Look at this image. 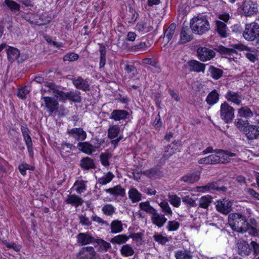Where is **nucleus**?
<instances>
[{
  "mask_svg": "<svg viewBox=\"0 0 259 259\" xmlns=\"http://www.w3.org/2000/svg\"><path fill=\"white\" fill-rule=\"evenodd\" d=\"M228 222L231 228L234 231L245 233L248 231L250 235L257 236L258 235V230L254 227H250L245 216L240 213H232L228 217Z\"/></svg>",
  "mask_w": 259,
  "mask_h": 259,
  "instance_id": "nucleus-1",
  "label": "nucleus"
},
{
  "mask_svg": "<svg viewBox=\"0 0 259 259\" xmlns=\"http://www.w3.org/2000/svg\"><path fill=\"white\" fill-rule=\"evenodd\" d=\"M190 26L192 31L198 35H202L210 29L209 23L205 15H199L190 21Z\"/></svg>",
  "mask_w": 259,
  "mask_h": 259,
  "instance_id": "nucleus-2",
  "label": "nucleus"
},
{
  "mask_svg": "<svg viewBox=\"0 0 259 259\" xmlns=\"http://www.w3.org/2000/svg\"><path fill=\"white\" fill-rule=\"evenodd\" d=\"M236 156V154L235 153L222 149H215L214 153L209 155L211 165L230 163L231 157Z\"/></svg>",
  "mask_w": 259,
  "mask_h": 259,
  "instance_id": "nucleus-3",
  "label": "nucleus"
},
{
  "mask_svg": "<svg viewBox=\"0 0 259 259\" xmlns=\"http://www.w3.org/2000/svg\"><path fill=\"white\" fill-rule=\"evenodd\" d=\"M243 36L249 41H255L259 45V24L251 22L245 24L243 30Z\"/></svg>",
  "mask_w": 259,
  "mask_h": 259,
  "instance_id": "nucleus-4",
  "label": "nucleus"
},
{
  "mask_svg": "<svg viewBox=\"0 0 259 259\" xmlns=\"http://www.w3.org/2000/svg\"><path fill=\"white\" fill-rule=\"evenodd\" d=\"M234 112V108L227 102H225L221 105L220 116L226 123L232 122L235 117Z\"/></svg>",
  "mask_w": 259,
  "mask_h": 259,
  "instance_id": "nucleus-5",
  "label": "nucleus"
},
{
  "mask_svg": "<svg viewBox=\"0 0 259 259\" xmlns=\"http://www.w3.org/2000/svg\"><path fill=\"white\" fill-rule=\"evenodd\" d=\"M238 11L241 15L245 17L251 16L258 12L257 6L252 1H245L238 8Z\"/></svg>",
  "mask_w": 259,
  "mask_h": 259,
  "instance_id": "nucleus-6",
  "label": "nucleus"
},
{
  "mask_svg": "<svg viewBox=\"0 0 259 259\" xmlns=\"http://www.w3.org/2000/svg\"><path fill=\"white\" fill-rule=\"evenodd\" d=\"M196 53L197 58L202 62L210 61L215 56V53L213 50L205 47H198Z\"/></svg>",
  "mask_w": 259,
  "mask_h": 259,
  "instance_id": "nucleus-7",
  "label": "nucleus"
},
{
  "mask_svg": "<svg viewBox=\"0 0 259 259\" xmlns=\"http://www.w3.org/2000/svg\"><path fill=\"white\" fill-rule=\"evenodd\" d=\"M44 107L49 115L51 116L58 111L59 103L57 99L51 97H43Z\"/></svg>",
  "mask_w": 259,
  "mask_h": 259,
  "instance_id": "nucleus-8",
  "label": "nucleus"
},
{
  "mask_svg": "<svg viewBox=\"0 0 259 259\" xmlns=\"http://www.w3.org/2000/svg\"><path fill=\"white\" fill-rule=\"evenodd\" d=\"M243 132L248 141L259 140V126L254 124L247 125Z\"/></svg>",
  "mask_w": 259,
  "mask_h": 259,
  "instance_id": "nucleus-9",
  "label": "nucleus"
},
{
  "mask_svg": "<svg viewBox=\"0 0 259 259\" xmlns=\"http://www.w3.org/2000/svg\"><path fill=\"white\" fill-rule=\"evenodd\" d=\"M120 132V127L118 125H110L108 130V137L112 139L111 143L116 147L118 142L123 138L121 135L118 136Z\"/></svg>",
  "mask_w": 259,
  "mask_h": 259,
  "instance_id": "nucleus-10",
  "label": "nucleus"
},
{
  "mask_svg": "<svg viewBox=\"0 0 259 259\" xmlns=\"http://www.w3.org/2000/svg\"><path fill=\"white\" fill-rule=\"evenodd\" d=\"M97 141V144L93 146L92 144L89 142H79L77 144V148L81 152L88 154L91 155L92 153L96 151V149L99 148L101 146L102 143L104 142L100 141L99 142V139H96Z\"/></svg>",
  "mask_w": 259,
  "mask_h": 259,
  "instance_id": "nucleus-11",
  "label": "nucleus"
},
{
  "mask_svg": "<svg viewBox=\"0 0 259 259\" xmlns=\"http://www.w3.org/2000/svg\"><path fill=\"white\" fill-rule=\"evenodd\" d=\"M216 203V209L223 214H227L232 210V202L229 199H223Z\"/></svg>",
  "mask_w": 259,
  "mask_h": 259,
  "instance_id": "nucleus-12",
  "label": "nucleus"
},
{
  "mask_svg": "<svg viewBox=\"0 0 259 259\" xmlns=\"http://www.w3.org/2000/svg\"><path fill=\"white\" fill-rule=\"evenodd\" d=\"M72 83L77 89L84 92L90 90V83L87 79H83L81 76H77L72 78Z\"/></svg>",
  "mask_w": 259,
  "mask_h": 259,
  "instance_id": "nucleus-13",
  "label": "nucleus"
},
{
  "mask_svg": "<svg viewBox=\"0 0 259 259\" xmlns=\"http://www.w3.org/2000/svg\"><path fill=\"white\" fill-rule=\"evenodd\" d=\"M67 133L76 141H82L87 138V133L82 128L75 127L71 130L68 129Z\"/></svg>",
  "mask_w": 259,
  "mask_h": 259,
  "instance_id": "nucleus-14",
  "label": "nucleus"
},
{
  "mask_svg": "<svg viewBox=\"0 0 259 259\" xmlns=\"http://www.w3.org/2000/svg\"><path fill=\"white\" fill-rule=\"evenodd\" d=\"M225 97L228 101L237 105L241 104L243 99L242 95L238 92L231 90L228 91L225 95Z\"/></svg>",
  "mask_w": 259,
  "mask_h": 259,
  "instance_id": "nucleus-15",
  "label": "nucleus"
},
{
  "mask_svg": "<svg viewBox=\"0 0 259 259\" xmlns=\"http://www.w3.org/2000/svg\"><path fill=\"white\" fill-rule=\"evenodd\" d=\"M151 220L153 225L158 228L162 227L167 221L164 214L157 212V210L151 215Z\"/></svg>",
  "mask_w": 259,
  "mask_h": 259,
  "instance_id": "nucleus-16",
  "label": "nucleus"
},
{
  "mask_svg": "<svg viewBox=\"0 0 259 259\" xmlns=\"http://www.w3.org/2000/svg\"><path fill=\"white\" fill-rule=\"evenodd\" d=\"M77 242L81 245H85L95 242L96 239L88 233H80L77 236Z\"/></svg>",
  "mask_w": 259,
  "mask_h": 259,
  "instance_id": "nucleus-17",
  "label": "nucleus"
},
{
  "mask_svg": "<svg viewBox=\"0 0 259 259\" xmlns=\"http://www.w3.org/2000/svg\"><path fill=\"white\" fill-rule=\"evenodd\" d=\"M190 71L204 72L206 65L195 60H191L187 62Z\"/></svg>",
  "mask_w": 259,
  "mask_h": 259,
  "instance_id": "nucleus-18",
  "label": "nucleus"
},
{
  "mask_svg": "<svg viewBox=\"0 0 259 259\" xmlns=\"http://www.w3.org/2000/svg\"><path fill=\"white\" fill-rule=\"evenodd\" d=\"M238 253L243 256L248 255L251 251L249 245L243 240H239L237 244Z\"/></svg>",
  "mask_w": 259,
  "mask_h": 259,
  "instance_id": "nucleus-19",
  "label": "nucleus"
},
{
  "mask_svg": "<svg viewBox=\"0 0 259 259\" xmlns=\"http://www.w3.org/2000/svg\"><path fill=\"white\" fill-rule=\"evenodd\" d=\"M215 29L220 36L226 38L229 36V32L227 25L220 20L215 21Z\"/></svg>",
  "mask_w": 259,
  "mask_h": 259,
  "instance_id": "nucleus-20",
  "label": "nucleus"
},
{
  "mask_svg": "<svg viewBox=\"0 0 259 259\" xmlns=\"http://www.w3.org/2000/svg\"><path fill=\"white\" fill-rule=\"evenodd\" d=\"M227 188L225 186L221 187H218L217 183L212 182L208 183L207 185L198 187V190L200 192L208 191L210 190H217L218 191L226 192Z\"/></svg>",
  "mask_w": 259,
  "mask_h": 259,
  "instance_id": "nucleus-21",
  "label": "nucleus"
},
{
  "mask_svg": "<svg viewBox=\"0 0 259 259\" xmlns=\"http://www.w3.org/2000/svg\"><path fill=\"white\" fill-rule=\"evenodd\" d=\"M65 202L68 204L77 207L83 204L84 200L77 195L69 194L67 196Z\"/></svg>",
  "mask_w": 259,
  "mask_h": 259,
  "instance_id": "nucleus-22",
  "label": "nucleus"
},
{
  "mask_svg": "<svg viewBox=\"0 0 259 259\" xmlns=\"http://www.w3.org/2000/svg\"><path fill=\"white\" fill-rule=\"evenodd\" d=\"M106 193L115 197H124L125 195V191L120 185H116L112 188L105 190Z\"/></svg>",
  "mask_w": 259,
  "mask_h": 259,
  "instance_id": "nucleus-23",
  "label": "nucleus"
},
{
  "mask_svg": "<svg viewBox=\"0 0 259 259\" xmlns=\"http://www.w3.org/2000/svg\"><path fill=\"white\" fill-rule=\"evenodd\" d=\"M4 5L6 6L11 12L16 15H18L20 11V5L13 0H5Z\"/></svg>",
  "mask_w": 259,
  "mask_h": 259,
  "instance_id": "nucleus-24",
  "label": "nucleus"
},
{
  "mask_svg": "<svg viewBox=\"0 0 259 259\" xmlns=\"http://www.w3.org/2000/svg\"><path fill=\"white\" fill-rule=\"evenodd\" d=\"M200 179V172L194 171L192 173H188L183 176L181 180L184 182L192 184L198 181Z\"/></svg>",
  "mask_w": 259,
  "mask_h": 259,
  "instance_id": "nucleus-25",
  "label": "nucleus"
},
{
  "mask_svg": "<svg viewBox=\"0 0 259 259\" xmlns=\"http://www.w3.org/2000/svg\"><path fill=\"white\" fill-rule=\"evenodd\" d=\"M49 87L54 90V96L60 101L65 102L67 100V92L65 93L58 89V87L56 84H48Z\"/></svg>",
  "mask_w": 259,
  "mask_h": 259,
  "instance_id": "nucleus-26",
  "label": "nucleus"
},
{
  "mask_svg": "<svg viewBox=\"0 0 259 259\" xmlns=\"http://www.w3.org/2000/svg\"><path fill=\"white\" fill-rule=\"evenodd\" d=\"M128 115V113L125 110H114L111 113L110 118L115 121H119L125 119Z\"/></svg>",
  "mask_w": 259,
  "mask_h": 259,
  "instance_id": "nucleus-27",
  "label": "nucleus"
},
{
  "mask_svg": "<svg viewBox=\"0 0 259 259\" xmlns=\"http://www.w3.org/2000/svg\"><path fill=\"white\" fill-rule=\"evenodd\" d=\"M176 26L174 23L170 24L164 32V39L167 42L173 40L175 37Z\"/></svg>",
  "mask_w": 259,
  "mask_h": 259,
  "instance_id": "nucleus-28",
  "label": "nucleus"
},
{
  "mask_svg": "<svg viewBox=\"0 0 259 259\" xmlns=\"http://www.w3.org/2000/svg\"><path fill=\"white\" fill-rule=\"evenodd\" d=\"M193 38L192 35L191 34L190 31L187 27H183L182 29L180 34L181 44H185L191 41Z\"/></svg>",
  "mask_w": 259,
  "mask_h": 259,
  "instance_id": "nucleus-29",
  "label": "nucleus"
},
{
  "mask_svg": "<svg viewBox=\"0 0 259 259\" xmlns=\"http://www.w3.org/2000/svg\"><path fill=\"white\" fill-rule=\"evenodd\" d=\"M175 256L176 259H192V252L189 250H179L175 252Z\"/></svg>",
  "mask_w": 259,
  "mask_h": 259,
  "instance_id": "nucleus-30",
  "label": "nucleus"
},
{
  "mask_svg": "<svg viewBox=\"0 0 259 259\" xmlns=\"http://www.w3.org/2000/svg\"><path fill=\"white\" fill-rule=\"evenodd\" d=\"M219 96L218 91L213 90L208 94L205 101L207 104L212 106L218 102Z\"/></svg>",
  "mask_w": 259,
  "mask_h": 259,
  "instance_id": "nucleus-31",
  "label": "nucleus"
},
{
  "mask_svg": "<svg viewBox=\"0 0 259 259\" xmlns=\"http://www.w3.org/2000/svg\"><path fill=\"white\" fill-rule=\"evenodd\" d=\"M142 174L147 177L151 179H155L156 177L160 176L161 175V172L158 168L154 167L143 171Z\"/></svg>",
  "mask_w": 259,
  "mask_h": 259,
  "instance_id": "nucleus-32",
  "label": "nucleus"
},
{
  "mask_svg": "<svg viewBox=\"0 0 259 259\" xmlns=\"http://www.w3.org/2000/svg\"><path fill=\"white\" fill-rule=\"evenodd\" d=\"M8 59L9 61L13 62L17 60L20 55V52L17 48L9 47L7 49Z\"/></svg>",
  "mask_w": 259,
  "mask_h": 259,
  "instance_id": "nucleus-33",
  "label": "nucleus"
},
{
  "mask_svg": "<svg viewBox=\"0 0 259 259\" xmlns=\"http://www.w3.org/2000/svg\"><path fill=\"white\" fill-rule=\"evenodd\" d=\"M87 182L82 180H77L74 184L71 189H74L78 194H81L87 190Z\"/></svg>",
  "mask_w": 259,
  "mask_h": 259,
  "instance_id": "nucleus-34",
  "label": "nucleus"
},
{
  "mask_svg": "<svg viewBox=\"0 0 259 259\" xmlns=\"http://www.w3.org/2000/svg\"><path fill=\"white\" fill-rule=\"evenodd\" d=\"M80 166L84 169H89L95 167L94 160L89 157H84L81 159Z\"/></svg>",
  "mask_w": 259,
  "mask_h": 259,
  "instance_id": "nucleus-35",
  "label": "nucleus"
},
{
  "mask_svg": "<svg viewBox=\"0 0 259 259\" xmlns=\"http://www.w3.org/2000/svg\"><path fill=\"white\" fill-rule=\"evenodd\" d=\"M136 29L143 33H147L151 31L153 29V27L147 22L141 21L137 23Z\"/></svg>",
  "mask_w": 259,
  "mask_h": 259,
  "instance_id": "nucleus-36",
  "label": "nucleus"
},
{
  "mask_svg": "<svg viewBox=\"0 0 259 259\" xmlns=\"http://www.w3.org/2000/svg\"><path fill=\"white\" fill-rule=\"evenodd\" d=\"M129 238L125 234H119L111 238L110 241L113 244H121L125 243Z\"/></svg>",
  "mask_w": 259,
  "mask_h": 259,
  "instance_id": "nucleus-37",
  "label": "nucleus"
},
{
  "mask_svg": "<svg viewBox=\"0 0 259 259\" xmlns=\"http://www.w3.org/2000/svg\"><path fill=\"white\" fill-rule=\"evenodd\" d=\"M123 225L120 221L114 220L110 224L111 232L112 233H118L122 231Z\"/></svg>",
  "mask_w": 259,
  "mask_h": 259,
  "instance_id": "nucleus-38",
  "label": "nucleus"
},
{
  "mask_svg": "<svg viewBox=\"0 0 259 259\" xmlns=\"http://www.w3.org/2000/svg\"><path fill=\"white\" fill-rule=\"evenodd\" d=\"M208 71L210 73L211 77L216 80L220 79L223 74V70L217 68L212 65H210L209 66Z\"/></svg>",
  "mask_w": 259,
  "mask_h": 259,
  "instance_id": "nucleus-39",
  "label": "nucleus"
},
{
  "mask_svg": "<svg viewBox=\"0 0 259 259\" xmlns=\"http://www.w3.org/2000/svg\"><path fill=\"white\" fill-rule=\"evenodd\" d=\"M238 114L239 116L249 118L253 116V112L248 106L242 107L238 109Z\"/></svg>",
  "mask_w": 259,
  "mask_h": 259,
  "instance_id": "nucleus-40",
  "label": "nucleus"
},
{
  "mask_svg": "<svg viewBox=\"0 0 259 259\" xmlns=\"http://www.w3.org/2000/svg\"><path fill=\"white\" fill-rule=\"evenodd\" d=\"M129 198L133 202H137L141 200L142 195L136 188H132L128 191Z\"/></svg>",
  "mask_w": 259,
  "mask_h": 259,
  "instance_id": "nucleus-41",
  "label": "nucleus"
},
{
  "mask_svg": "<svg viewBox=\"0 0 259 259\" xmlns=\"http://www.w3.org/2000/svg\"><path fill=\"white\" fill-rule=\"evenodd\" d=\"M212 197L208 195L201 197L199 200V207L207 208L212 202Z\"/></svg>",
  "mask_w": 259,
  "mask_h": 259,
  "instance_id": "nucleus-42",
  "label": "nucleus"
},
{
  "mask_svg": "<svg viewBox=\"0 0 259 259\" xmlns=\"http://www.w3.org/2000/svg\"><path fill=\"white\" fill-rule=\"evenodd\" d=\"M139 207L141 210L151 214V215L156 211L155 208L150 205V202L148 201L141 202L139 204Z\"/></svg>",
  "mask_w": 259,
  "mask_h": 259,
  "instance_id": "nucleus-43",
  "label": "nucleus"
},
{
  "mask_svg": "<svg viewBox=\"0 0 259 259\" xmlns=\"http://www.w3.org/2000/svg\"><path fill=\"white\" fill-rule=\"evenodd\" d=\"M120 253L124 256H131L134 254V250L129 244H126L121 246Z\"/></svg>",
  "mask_w": 259,
  "mask_h": 259,
  "instance_id": "nucleus-44",
  "label": "nucleus"
},
{
  "mask_svg": "<svg viewBox=\"0 0 259 259\" xmlns=\"http://www.w3.org/2000/svg\"><path fill=\"white\" fill-rule=\"evenodd\" d=\"M114 178V175L110 171L98 179V183L102 185L110 183Z\"/></svg>",
  "mask_w": 259,
  "mask_h": 259,
  "instance_id": "nucleus-45",
  "label": "nucleus"
},
{
  "mask_svg": "<svg viewBox=\"0 0 259 259\" xmlns=\"http://www.w3.org/2000/svg\"><path fill=\"white\" fill-rule=\"evenodd\" d=\"M102 211L105 215L112 216L115 213V208L111 204H106L103 206Z\"/></svg>",
  "mask_w": 259,
  "mask_h": 259,
  "instance_id": "nucleus-46",
  "label": "nucleus"
},
{
  "mask_svg": "<svg viewBox=\"0 0 259 259\" xmlns=\"http://www.w3.org/2000/svg\"><path fill=\"white\" fill-rule=\"evenodd\" d=\"M96 242L99 246V250L100 251H107L111 247V244L102 239L96 240Z\"/></svg>",
  "mask_w": 259,
  "mask_h": 259,
  "instance_id": "nucleus-47",
  "label": "nucleus"
},
{
  "mask_svg": "<svg viewBox=\"0 0 259 259\" xmlns=\"http://www.w3.org/2000/svg\"><path fill=\"white\" fill-rule=\"evenodd\" d=\"M112 157V154L108 152L102 153L100 155L101 163L104 166H108L110 165L109 160Z\"/></svg>",
  "mask_w": 259,
  "mask_h": 259,
  "instance_id": "nucleus-48",
  "label": "nucleus"
},
{
  "mask_svg": "<svg viewBox=\"0 0 259 259\" xmlns=\"http://www.w3.org/2000/svg\"><path fill=\"white\" fill-rule=\"evenodd\" d=\"M21 131L22 133L23 137L24 138V140L25 141V144H28V143H31L32 140L29 135V130L26 125H21Z\"/></svg>",
  "mask_w": 259,
  "mask_h": 259,
  "instance_id": "nucleus-49",
  "label": "nucleus"
},
{
  "mask_svg": "<svg viewBox=\"0 0 259 259\" xmlns=\"http://www.w3.org/2000/svg\"><path fill=\"white\" fill-rule=\"evenodd\" d=\"M159 205L162 209V211L166 215L171 216L172 214V211L168 203L167 202L163 201L161 202Z\"/></svg>",
  "mask_w": 259,
  "mask_h": 259,
  "instance_id": "nucleus-50",
  "label": "nucleus"
},
{
  "mask_svg": "<svg viewBox=\"0 0 259 259\" xmlns=\"http://www.w3.org/2000/svg\"><path fill=\"white\" fill-rule=\"evenodd\" d=\"M69 100L74 102L79 103L81 101V97L79 92H67V100Z\"/></svg>",
  "mask_w": 259,
  "mask_h": 259,
  "instance_id": "nucleus-51",
  "label": "nucleus"
},
{
  "mask_svg": "<svg viewBox=\"0 0 259 259\" xmlns=\"http://www.w3.org/2000/svg\"><path fill=\"white\" fill-rule=\"evenodd\" d=\"M217 51L221 55L226 56H231L236 53V51L234 49L227 48L222 46L219 47Z\"/></svg>",
  "mask_w": 259,
  "mask_h": 259,
  "instance_id": "nucleus-52",
  "label": "nucleus"
},
{
  "mask_svg": "<svg viewBox=\"0 0 259 259\" xmlns=\"http://www.w3.org/2000/svg\"><path fill=\"white\" fill-rule=\"evenodd\" d=\"M168 201L174 207H178L181 204V198L176 195L169 194L168 195Z\"/></svg>",
  "mask_w": 259,
  "mask_h": 259,
  "instance_id": "nucleus-53",
  "label": "nucleus"
},
{
  "mask_svg": "<svg viewBox=\"0 0 259 259\" xmlns=\"http://www.w3.org/2000/svg\"><path fill=\"white\" fill-rule=\"evenodd\" d=\"M100 67H103L106 63V48L105 46L103 45H101L100 47Z\"/></svg>",
  "mask_w": 259,
  "mask_h": 259,
  "instance_id": "nucleus-54",
  "label": "nucleus"
},
{
  "mask_svg": "<svg viewBox=\"0 0 259 259\" xmlns=\"http://www.w3.org/2000/svg\"><path fill=\"white\" fill-rule=\"evenodd\" d=\"M153 239L156 242L161 245L165 244L169 240L167 237L163 236L161 234L158 233H156L154 235Z\"/></svg>",
  "mask_w": 259,
  "mask_h": 259,
  "instance_id": "nucleus-55",
  "label": "nucleus"
},
{
  "mask_svg": "<svg viewBox=\"0 0 259 259\" xmlns=\"http://www.w3.org/2000/svg\"><path fill=\"white\" fill-rule=\"evenodd\" d=\"M180 225V223L176 220L169 221L166 226V229L168 231H176L179 228Z\"/></svg>",
  "mask_w": 259,
  "mask_h": 259,
  "instance_id": "nucleus-56",
  "label": "nucleus"
},
{
  "mask_svg": "<svg viewBox=\"0 0 259 259\" xmlns=\"http://www.w3.org/2000/svg\"><path fill=\"white\" fill-rule=\"evenodd\" d=\"M147 44L149 42H141L137 45L133 46L132 49L135 51H146L149 47Z\"/></svg>",
  "mask_w": 259,
  "mask_h": 259,
  "instance_id": "nucleus-57",
  "label": "nucleus"
},
{
  "mask_svg": "<svg viewBox=\"0 0 259 259\" xmlns=\"http://www.w3.org/2000/svg\"><path fill=\"white\" fill-rule=\"evenodd\" d=\"M73 148H75V147L73 144L67 142H63L61 143V147H60L61 154L63 156L62 152L63 151H65L66 152L69 153Z\"/></svg>",
  "mask_w": 259,
  "mask_h": 259,
  "instance_id": "nucleus-58",
  "label": "nucleus"
},
{
  "mask_svg": "<svg viewBox=\"0 0 259 259\" xmlns=\"http://www.w3.org/2000/svg\"><path fill=\"white\" fill-rule=\"evenodd\" d=\"M79 56L77 54L74 53H67L63 57V60L64 61H74L78 59Z\"/></svg>",
  "mask_w": 259,
  "mask_h": 259,
  "instance_id": "nucleus-59",
  "label": "nucleus"
},
{
  "mask_svg": "<svg viewBox=\"0 0 259 259\" xmlns=\"http://www.w3.org/2000/svg\"><path fill=\"white\" fill-rule=\"evenodd\" d=\"M49 84H50L55 83L52 82H45L44 85V87H42L41 89V93L42 95H44V94L47 93H49V94H51V92H52V94L54 95V90L52 89L51 88L48 87Z\"/></svg>",
  "mask_w": 259,
  "mask_h": 259,
  "instance_id": "nucleus-60",
  "label": "nucleus"
},
{
  "mask_svg": "<svg viewBox=\"0 0 259 259\" xmlns=\"http://www.w3.org/2000/svg\"><path fill=\"white\" fill-rule=\"evenodd\" d=\"M176 150V147L172 146L171 145H168L164 151V154L163 155L164 157L166 158H169L175 153Z\"/></svg>",
  "mask_w": 259,
  "mask_h": 259,
  "instance_id": "nucleus-61",
  "label": "nucleus"
},
{
  "mask_svg": "<svg viewBox=\"0 0 259 259\" xmlns=\"http://www.w3.org/2000/svg\"><path fill=\"white\" fill-rule=\"evenodd\" d=\"M182 201L189 205V207H195L197 205L195 201L189 196H186L182 198Z\"/></svg>",
  "mask_w": 259,
  "mask_h": 259,
  "instance_id": "nucleus-62",
  "label": "nucleus"
},
{
  "mask_svg": "<svg viewBox=\"0 0 259 259\" xmlns=\"http://www.w3.org/2000/svg\"><path fill=\"white\" fill-rule=\"evenodd\" d=\"M231 29L232 30V31L235 34H243V30L240 23H237L233 25L231 27Z\"/></svg>",
  "mask_w": 259,
  "mask_h": 259,
  "instance_id": "nucleus-63",
  "label": "nucleus"
},
{
  "mask_svg": "<svg viewBox=\"0 0 259 259\" xmlns=\"http://www.w3.org/2000/svg\"><path fill=\"white\" fill-rule=\"evenodd\" d=\"M79 223L84 226H89L91 225L92 223L89 218L85 215L80 214L79 215Z\"/></svg>",
  "mask_w": 259,
  "mask_h": 259,
  "instance_id": "nucleus-64",
  "label": "nucleus"
}]
</instances>
